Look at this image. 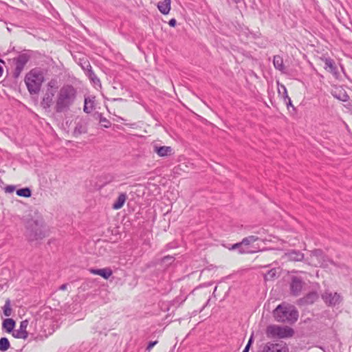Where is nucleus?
<instances>
[{"mask_svg":"<svg viewBox=\"0 0 352 352\" xmlns=\"http://www.w3.org/2000/svg\"><path fill=\"white\" fill-rule=\"evenodd\" d=\"M329 261L331 264H333V265L335 264V263H334V262H333V261H330V260H329Z\"/></svg>","mask_w":352,"mask_h":352,"instance_id":"nucleus-46","label":"nucleus"},{"mask_svg":"<svg viewBox=\"0 0 352 352\" xmlns=\"http://www.w3.org/2000/svg\"><path fill=\"white\" fill-rule=\"evenodd\" d=\"M322 60H323L324 63V68L327 71H328L332 74L337 73V67L335 65V62L333 59H331V58H322Z\"/></svg>","mask_w":352,"mask_h":352,"instance_id":"nucleus-17","label":"nucleus"},{"mask_svg":"<svg viewBox=\"0 0 352 352\" xmlns=\"http://www.w3.org/2000/svg\"><path fill=\"white\" fill-rule=\"evenodd\" d=\"M250 346L246 344V346H245V349H243V352H248L249 350H250Z\"/></svg>","mask_w":352,"mask_h":352,"instance_id":"nucleus-41","label":"nucleus"},{"mask_svg":"<svg viewBox=\"0 0 352 352\" xmlns=\"http://www.w3.org/2000/svg\"><path fill=\"white\" fill-rule=\"evenodd\" d=\"M78 98V90L72 85H63L58 90L54 102V111L58 113L68 112Z\"/></svg>","mask_w":352,"mask_h":352,"instance_id":"nucleus-1","label":"nucleus"},{"mask_svg":"<svg viewBox=\"0 0 352 352\" xmlns=\"http://www.w3.org/2000/svg\"><path fill=\"white\" fill-rule=\"evenodd\" d=\"M322 298L326 305L331 307L340 304L342 300L341 296L337 292L332 293L328 291L322 294Z\"/></svg>","mask_w":352,"mask_h":352,"instance_id":"nucleus-8","label":"nucleus"},{"mask_svg":"<svg viewBox=\"0 0 352 352\" xmlns=\"http://www.w3.org/2000/svg\"><path fill=\"white\" fill-rule=\"evenodd\" d=\"M274 317L278 322L293 324L298 318V312L294 305L288 304L278 305L274 310Z\"/></svg>","mask_w":352,"mask_h":352,"instance_id":"nucleus-2","label":"nucleus"},{"mask_svg":"<svg viewBox=\"0 0 352 352\" xmlns=\"http://www.w3.org/2000/svg\"><path fill=\"white\" fill-rule=\"evenodd\" d=\"M89 271L91 274L100 275L104 279H108L113 274L110 268L90 269Z\"/></svg>","mask_w":352,"mask_h":352,"instance_id":"nucleus-16","label":"nucleus"},{"mask_svg":"<svg viewBox=\"0 0 352 352\" xmlns=\"http://www.w3.org/2000/svg\"><path fill=\"white\" fill-rule=\"evenodd\" d=\"M25 237L29 241L41 240L46 236L42 219H30L25 225Z\"/></svg>","mask_w":352,"mask_h":352,"instance_id":"nucleus-3","label":"nucleus"},{"mask_svg":"<svg viewBox=\"0 0 352 352\" xmlns=\"http://www.w3.org/2000/svg\"><path fill=\"white\" fill-rule=\"evenodd\" d=\"M3 314L6 316H10L12 315V309L10 305V299H7L5 305L3 307Z\"/></svg>","mask_w":352,"mask_h":352,"instance_id":"nucleus-28","label":"nucleus"},{"mask_svg":"<svg viewBox=\"0 0 352 352\" xmlns=\"http://www.w3.org/2000/svg\"><path fill=\"white\" fill-rule=\"evenodd\" d=\"M14 190H15V186H12V185L7 186L5 188V192H6L11 193V192H13L14 191Z\"/></svg>","mask_w":352,"mask_h":352,"instance_id":"nucleus-33","label":"nucleus"},{"mask_svg":"<svg viewBox=\"0 0 352 352\" xmlns=\"http://www.w3.org/2000/svg\"><path fill=\"white\" fill-rule=\"evenodd\" d=\"M54 96V92L53 91H47L41 102V107L45 109H50L53 103Z\"/></svg>","mask_w":352,"mask_h":352,"instance_id":"nucleus-13","label":"nucleus"},{"mask_svg":"<svg viewBox=\"0 0 352 352\" xmlns=\"http://www.w3.org/2000/svg\"><path fill=\"white\" fill-rule=\"evenodd\" d=\"M168 24L170 27H175L176 24H177V21L175 19H171L169 21H168Z\"/></svg>","mask_w":352,"mask_h":352,"instance_id":"nucleus-36","label":"nucleus"},{"mask_svg":"<svg viewBox=\"0 0 352 352\" xmlns=\"http://www.w3.org/2000/svg\"><path fill=\"white\" fill-rule=\"evenodd\" d=\"M172 151L173 148L170 146L153 145V152L160 157L169 156L173 153Z\"/></svg>","mask_w":352,"mask_h":352,"instance_id":"nucleus-12","label":"nucleus"},{"mask_svg":"<svg viewBox=\"0 0 352 352\" xmlns=\"http://www.w3.org/2000/svg\"><path fill=\"white\" fill-rule=\"evenodd\" d=\"M174 261V257L172 256H164L162 259V261L163 263H171L172 262H173Z\"/></svg>","mask_w":352,"mask_h":352,"instance_id":"nucleus-31","label":"nucleus"},{"mask_svg":"<svg viewBox=\"0 0 352 352\" xmlns=\"http://www.w3.org/2000/svg\"><path fill=\"white\" fill-rule=\"evenodd\" d=\"M157 340L149 342L147 345L146 350L151 351L153 347L157 344Z\"/></svg>","mask_w":352,"mask_h":352,"instance_id":"nucleus-32","label":"nucleus"},{"mask_svg":"<svg viewBox=\"0 0 352 352\" xmlns=\"http://www.w3.org/2000/svg\"><path fill=\"white\" fill-rule=\"evenodd\" d=\"M30 59V55L27 52H23L18 55V56L13 58V62L15 65V68L13 72V77L18 78L22 71L23 70L25 65Z\"/></svg>","mask_w":352,"mask_h":352,"instance_id":"nucleus-6","label":"nucleus"},{"mask_svg":"<svg viewBox=\"0 0 352 352\" xmlns=\"http://www.w3.org/2000/svg\"><path fill=\"white\" fill-rule=\"evenodd\" d=\"M344 96H345V98L342 100L343 101H346L347 100V98H348L347 95H345Z\"/></svg>","mask_w":352,"mask_h":352,"instance_id":"nucleus-44","label":"nucleus"},{"mask_svg":"<svg viewBox=\"0 0 352 352\" xmlns=\"http://www.w3.org/2000/svg\"><path fill=\"white\" fill-rule=\"evenodd\" d=\"M288 261H301L304 258V254L300 250H292L285 253L284 256Z\"/></svg>","mask_w":352,"mask_h":352,"instance_id":"nucleus-11","label":"nucleus"},{"mask_svg":"<svg viewBox=\"0 0 352 352\" xmlns=\"http://www.w3.org/2000/svg\"><path fill=\"white\" fill-rule=\"evenodd\" d=\"M285 103L287 104V108H289V107H294L293 105H292V100H291L290 98L287 99V100L285 101Z\"/></svg>","mask_w":352,"mask_h":352,"instance_id":"nucleus-38","label":"nucleus"},{"mask_svg":"<svg viewBox=\"0 0 352 352\" xmlns=\"http://www.w3.org/2000/svg\"><path fill=\"white\" fill-rule=\"evenodd\" d=\"M16 195L18 196H20V197H30L31 195H32V191L31 190L26 187V188H20V189H18L16 190Z\"/></svg>","mask_w":352,"mask_h":352,"instance_id":"nucleus-26","label":"nucleus"},{"mask_svg":"<svg viewBox=\"0 0 352 352\" xmlns=\"http://www.w3.org/2000/svg\"><path fill=\"white\" fill-rule=\"evenodd\" d=\"M1 184H3V182L2 181L1 178L0 177V186L1 187Z\"/></svg>","mask_w":352,"mask_h":352,"instance_id":"nucleus-43","label":"nucleus"},{"mask_svg":"<svg viewBox=\"0 0 352 352\" xmlns=\"http://www.w3.org/2000/svg\"><path fill=\"white\" fill-rule=\"evenodd\" d=\"M274 66L276 69L283 72L285 69V65L283 63V58L279 55H276L273 58Z\"/></svg>","mask_w":352,"mask_h":352,"instance_id":"nucleus-22","label":"nucleus"},{"mask_svg":"<svg viewBox=\"0 0 352 352\" xmlns=\"http://www.w3.org/2000/svg\"><path fill=\"white\" fill-rule=\"evenodd\" d=\"M47 90L50 91V89H57V80L56 79L50 80L47 85Z\"/></svg>","mask_w":352,"mask_h":352,"instance_id":"nucleus-30","label":"nucleus"},{"mask_svg":"<svg viewBox=\"0 0 352 352\" xmlns=\"http://www.w3.org/2000/svg\"><path fill=\"white\" fill-rule=\"evenodd\" d=\"M281 87L283 90V97L284 98V100L286 101L287 99L290 98L287 95V91L286 87L284 85H282Z\"/></svg>","mask_w":352,"mask_h":352,"instance_id":"nucleus-34","label":"nucleus"},{"mask_svg":"<svg viewBox=\"0 0 352 352\" xmlns=\"http://www.w3.org/2000/svg\"><path fill=\"white\" fill-rule=\"evenodd\" d=\"M253 342V335H252L247 343V345H250L251 346Z\"/></svg>","mask_w":352,"mask_h":352,"instance_id":"nucleus-39","label":"nucleus"},{"mask_svg":"<svg viewBox=\"0 0 352 352\" xmlns=\"http://www.w3.org/2000/svg\"><path fill=\"white\" fill-rule=\"evenodd\" d=\"M28 324L29 321L28 320H22L20 322L19 329L12 332L13 337L17 339L26 340L28 337V332L27 331Z\"/></svg>","mask_w":352,"mask_h":352,"instance_id":"nucleus-9","label":"nucleus"},{"mask_svg":"<svg viewBox=\"0 0 352 352\" xmlns=\"http://www.w3.org/2000/svg\"><path fill=\"white\" fill-rule=\"evenodd\" d=\"M89 72L91 73L90 76H91L92 80L95 82V80H96L97 81L99 82V79L96 76L95 74L91 70H90Z\"/></svg>","mask_w":352,"mask_h":352,"instance_id":"nucleus-37","label":"nucleus"},{"mask_svg":"<svg viewBox=\"0 0 352 352\" xmlns=\"http://www.w3.org/2000/svg\"><path fill=\"white\" fill-rule=\"evenodd\" d=\"M16 322L12 318H6L3 321L2 327L5 329L8 333L13 332V330L15 327Z\"/></svg>","mask_w":352,"mask_h":352,"instance_id":"nucleus-19","label":"nucleus"},{"mask_svg":"<svg viewBox=\"0 0 352 352\" xmlns=\"http://www.w3.org/2000/svg\"><path fill=\"white\" fill-rule=\"evenodd\" d=\"M10 347V343L6 337L0 338V351H6Z\"/></svg>","mask_w":352,"mask_h":352,"instance_id":"nucleus-25","label":"nucleus"},{"mask_svg":"<svg viewBox=\"0 0 352 352\" xmlns=\"http://www.w3.org/2000/svg\"><path fill=\"white\" fill-rule=\"evenodd\" d=\"M288 349L285 344L267 342L263 346L262 352H287Z\"/></svg>","mask_w":352,"mask_h":352,"instance_id":"nucleus-10","label":"nucleus"},{"mask_svg":"<svg viewBox=\"0 0 352 352\" xmlns=\"http://www.w3.org/2000/svg\"><path fill=\"white\" fill-rule=\"evenodd\" d=\"M267 333L272 337L287 338L292 337L294 334V331L292 328L287 326L271 325L267 327Z\"/></svg>","mask_w":352,"mask_h":352,"instance_id":"nucleus-5","label":"nucleus"},{"mask_svg":"<svg viewBox=\"0 0 352 352\" xmlns=\"http://www.w3.org/2000/svg\"><path fill=\"white\" fill-rule=\"evenodd\" d=\"M236 249L239 250V252L241 254L252 253V252H255V251L250 250L248 248H245L243 246V244L241 243V241L234 244L231 248V250H236Z\"/></svg>","mask_w":352,"mask_h":352,"instance_id":"nucleus-23","label":"nucleus"},{"mask_svg":"<svg viewBox=\"0 0 352 352\" xmlns=\"http://www.w3.org/2000/svg\"><path fill=\"white\" fill-rule=\"evenodd\" d=\"M95 109V96H85L84 100L83 111L86 113H91Z\"/></svg>","mask_w":352,"mask_h":352,"instance_id":"nucleus-14","label":"nucleus"},{"mask_svg":"<svg viewBox=\"0 0 352 352\" xmlns=\"http://www.w3.org/2000/svg\"><path fill=\"white\" fill-rule=\"evenodd\" d=\"M170 0H162L157 3V8L163 14H167L170 10Z\"/></svg>","mask_w":352,"mask_h":352,"instance_id":"nucleus-18","label":"nucleus"},{"mask_svg":"<svg viewBox=\"0 0 352 352\" xmlns=\"http://www.w3.org/2000/svg\"><path fill=\"white\" fill-rule=\"evenodd\" d=\"M259 239H260L258 236H256L250 235V236H248L244 238L241 241V243L243 244V246L245 248H248L249 245H250L251 244H252L255 241H258Z\"/></svg>","mask_w":352,"mask_h":352,"instance_id":"nucleus-24","label":"nucleus"},{"mask_svg":"<svg viewBox=\"0 0 352 352\" xmlns=\"http://www.w3.org/2000/svg\"><path fill=\"white\" fill-rule=\"evenodd\" d=\"M67 287V284H63L60 286L59 289L60 290H65Z\"/></svg>","mask_w":352,"mask_h":352,"instance_id":"nucleus-40","label":"nucleus"},{"mask_svg":"<svg viewBox=\"0 0 352 352\" xmlns=\"http://www.w3.org/2000/svg\"><path fill=\"white\" fill-rule=\"evenodd\" d=\"M0 63L5 64V61L3 60H2L1 58H0Z\"/></svg>","mask_w":352,"mask_h":352,"instance_id":"nucleus-45","label":"nucleus"},{"mask_svg":"<svg viewBox=\"0 0 352 352\" xmlns=\"http://www.w3.org/2000/svg\"><path fill=\"white\" fill-rule=\"evenodd\" d=\"M278 269L273 268L267 272V273L265 275V280H272L278 276Z\"/></svg>","mask_w":352,"mask_h":352,"instance_id":"nucleus-27","label":"nucleus"},{"mask_svg":"<svg viewBox=\"0 0 352 352\" xmlns=\"http://www.w3.org/2000/svg\"><path fill=\"white\" fill-rule=\"evenodd\" d=\"M311 258H315L318 262V264L320 265H324V262L326 261V256L324 254L322 250L320 249H316L311 251Z\"/></svg>","mask_w":352,"mask_h":352,"instance_id":"nucleus-15","label":"nucleus"},{"mask_svg":"<svg viewBox=\"0 0 352 352\" xmlns=\"http://www.w3.org/2000/svg\"><path fill=\"white\" fill-rule=\"evenodd\" d=\"M87 132V126L85 124H84L83 123L78 122L76 124V125L74 128L73 135L76 137H78V135H80L81 134L86 133Z\"/></svg>","mask_w":352,"mask_h":352,"instance_id":"nucleus-21","label":"nucleus"},{"mask_svg":"<svg viewBox=\"0 0 352 352\" xmlns=\"http://www.w3.org/2000/svg\"><path fill=\"white\" fill-rule=\"evenodd\" d=\"M304 284L300 277L292 276L289 285L291 294L294 296H300Z\"/></svg>","mask_w":352,"mask_h":352,"instance_id":"nucleus-7","label":"nucleus"},{"mask_svg":"<svg viewBox=\"0 0 352 352\" xmlns=\"http://www.w3.org/2000/svg\"><path fill=\"white\" fill-rule=\"evenodd\" d=\"M186 300V298H176L173 301V305H175L176 303H178L179 305H181L183 302H184Z\"/></svg>","mask_w":352,"mask_h":352,"instance_id":"nucleus-35","label":"nucleus"},{"mask_svg":"<svg viewBox=\"0 0 352 352\" xmlns=\"http://www.w3.org/2000/svg\"><path fill=\"white\" fill-rule=\"evenodd\" d=\"M126 195L125 193H121L118 197L117 199L113 204V208L115 210L120 209L124 204L126 199Z\"/></svg>","mask_w":352,"mask_h":352,"instance_id":"nucleus-20","label":"nucleus"},{"mask_svg":"<svg viewBox=\"0 0 352 352\" xmlns=\"http://www.w3.org/2000/svg\"><path fill=\"white\" fill-rule=\"evenodd\" d=\"M3 74V67L0 65V78L2 77Z\"/></svg>","mask_w":352,"mask_h":352,"instance_id":"nucleus-42","label":"nucleus"},{"mask_svg":"<svg viewBox=\"0 0 352 352\" xmlns=\"http://www.w3.org/2000/svg\"><path fill=\"white\" fill-rule=\"evenodd\" d=\"M100 117V122L102 124V126L104 128H109L111 126V122L109 120L104 118L102 114L99 115Z\"/></svg>","mask_w":352,"mask_h":352,"instance_id":"nucleus-29","label":"nucleus"},{"mask_svg":"<svg viewBox=\"0 0 352 352\" xmlns=\"http://www.w3.org/2000/svg\"><path fill=\"white\" fill-rule=\"evenodd\" d=\"M27 89L30 94H37L44 81V76L41 71L33 69L26 74L24 79Z\"/></svg>","mask_w":352,"mask_h":352,"instance_id":"nucleus-4","label":"nucleus"}]
</instances>
